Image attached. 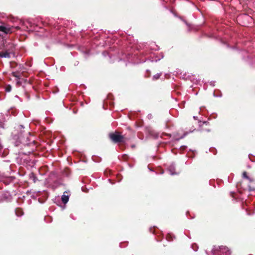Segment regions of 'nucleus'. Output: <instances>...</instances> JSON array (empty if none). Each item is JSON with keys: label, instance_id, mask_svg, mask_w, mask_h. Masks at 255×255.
<instances>
[{"label": "nucleus", "instance_id": "f257e3e1", "mask_svg": "<svg viewBox=\"0 0 255 255\" xmlns=\"http://www.w3.org/2000/svg\"><path fill=\"white\" fill-rule=\"evenodd\" d=\"M109 136L112 140L115 142H122L124 138V137L119 132L111 133Z\"/></svg>", "mask_w": 255, "mask_h": 255}, {"label": "nucleus", "instance_id": "f03ea898", "mask_svg": "<svg viewBox=\"0 0 255 255\" xmlns=\"http://www.w3.org/2000/svg\"><path fill=\"white\" fill-rule=\"evenodd\" d=\"M0 57L9 58L10 57V53L6 51L4 52H0Z\"/></svg>", "mask_w": 255, "mask_h": 255}, {"label": "nucleus", "instance_id": "7ed1b4c3", "mask_svg": "<svg viewBox=\"0 0 255 255\" xmlns=\"http://www.w3.org/2000/svg\"><path fill=\"white\" fill-rule=\"evenodd\" d=\"M0 31L8 33L10 31V29L3 26H0Z\"/></svg>", "mask_w": 255, "mask_h": 255}, {"label": "nucleus", "instance_id": "20e7f679", "mask_svg": "<svg viewBox=\"0 0 255 255\" xmlns=\"http://www.w3.org/2000/svg\"><path fill=\"white\" fill-rule=\"evenodd\" d=\"M61 199H62L63 203H64V204H66L68 202V201L69 200V197L68 195H63L62 196Z\"/></svg>", "mask_w": 255, "mask_h": 255}, {"label": "nucleus", "instance_id": "39448f33", "mask_svg": "<svg viewBox=\"0 0 255 255\" xmlns=\"http://www.w3.org/2000/svg\"><path fill=\"white\" fill-rule=\"evenodd\" d=\"M11 90V87L10 85H7L5 88L6 92H10Z\"/></svg>", "mask_w": 255, "mask_h": 255}, {"label": "nucleus", "instance_id": "423d86ee", "mask_svg": "<svg viewBox=\"0 0 255 255\" xmlns=\"http://www.w3.org/2000/svg\"><path fill=\"white\" fill-rule=\"evenodd\" d=\"M160 74L158 73L153 76V78L155 79H157L160 77Z\"/></svg>", "mask_w": 255, "mask_h": 255}, {"label": "nucleus", "instance_id": "0eeeda50", "mask_svg": "<svg viewBox=\"0 0 255 255\" xmlns=\"http://www.w3.org/2000/svg\"><path fill=\"white\" fill-rule=\"evenodd\" d=\"M243 176L244 178H248V177L247 176V173L246 172H244L243 173Z\"/></svg>", "mask_w": 255, "mask_h": 255}]
</instances>
